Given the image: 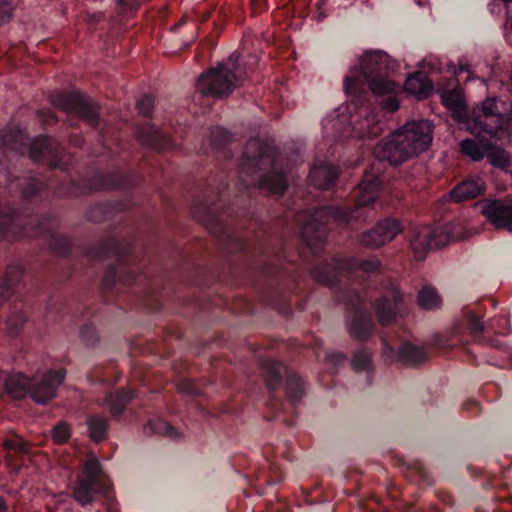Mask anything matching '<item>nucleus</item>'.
Returning <instances> with one entry per match:
<instances>
[{
    "instance_id": "2eb2a0df",
    "label": "nucleus",
    "mask_w": 512,
    "mask_h": 512,
    "mask_svg": "<svg viewBox=\"0 0 512 512\" xmlns=\"http://www.w3.org/2000/svg\"><path fill=\"white\" fill-rule=\"evenodd\" d=\"M384 356L392 361L396 360L406 366H419L428 359L427 350L413 344L409 340L401 342L399 347H394L387 341L383 340Z\"/></svg>"
},
{
    "instance_id": "c03bdc74",
    "label": "nucleus",
    "mask_w": 512,
    "mask_h": 512,
    "mask_svg": "<svg viewBox=\"0 0 512 512\" xmlns=\"http://www.w3.org/2000/svg\"><path fill=\"white\" fill-rule=\"evenodd\" d=\"M24 286H25V284L21 283L19 289H17V291L12 296H16V298H19V295H17V294H20V292L24 288Z\"/></svg>"
},
{
    "instance_id": "a19ab883",
    "label": "nucleus",
    "mask_w": 512,
    "mask_h": 512,
    "mask_svg": "<svg viewBox=\"0 0 512 512\" xmlns=\"http://www.w3.org/2000/svg\"><path fill=\"white\" fill-rule=\"evenodd\" d=\"M8 510V504L6 500L0 496V512H7Z\"/></svg>"
},
{
    "instance_id": "473e14b6",
    "label": "nucleus",
    "mask_w": 512,
    "mask_h": 512,
    "mask_svg": "<svg viewBox=\"0 0 512 512\" xmlns=\"http://www.w3.org/2000/svg\"><path fill=\"white\" fill-rule=\"evenodd\" d=\"M14 9L11 0H0V27L12 20Z\"/></svg>"
},
{
    "instance_id": "ea45409f",
    "label": "nucleus",
    "mask_w": 512,
    "mask_h": 512,
    "mask_svg": "<svg viewBox=\"0 0 512 512\" xmlns=\"http://www.w3.org/2000/svg\"><path fill=\"white\" fill-rule=\"evenodd\" d=\"M463 409L465 411L470 412V413L478 414V412H479V403L476 400H474V399H468L463 404Z\"/></svg>"
},
{
    "instance_id": "a211bd4d",
    "label": "nucleus",
    "mask_w": 512,
    "mask_h": 512,
    "mask_svg": "<svg viewBox=\"0 0 512 512\" xmlns=\"http://www.w3.org/2000/svg\"><path fill=\"white\" fill-rule=\"evenodd\" d=\"M338 175V168L334 164L316 160L309 171V180L314 187L328 190L335 185Z\"/></svg>"
},
{
    "instance_id": "412c9836",
    "label": "nucleus",
    "mask_w": 512,
    "mask_h": 512,
    "mask_svg": "<svg viewBox=\"0 0 512 512\" xmlns=\"http://www.w3.org/2000/svg\"><path fill=\"white\" fill-rule=\"evenodd\" d=\"M404 88L409 94L425 99L431 95L433 84L424 73L416 72L406 79Z\"/></svg>"
},
{
    "instance_id": "393cba45",
    "label": "nucleus",
    "mask_w": 512,
    "mask_h": 512,
    "mask_svg": "<svg viewBox=\"0 0 512 512\" xmlns=\"http://www.w3.org/2000/svg\"><path fill=\"white\" fill-rule=\"evenodd\" d=\"M144 433L148 436L163 435L173 439L179 437V432L169 422L159 417L147 421Z\"/></svg>"
},
{
    "instance_id": "dca6fc26",
    "label": "nucleus",
    "mask_w": 512,
    "mask_h": 512,
    "mask_svg": "<svg viewBox=\"0 0 512 512\" xmlns=\"http://www.w3.org/2000/svg\"><path fill=\"white\" fill-rule=\"evenodd\" d=\"M483 215L497 229L512 231V200H491L482 207Z\"/></svg>"
},
{
    "instance_id": "423d86ee",
    "label": "nucleus",
    "mask_w": 512,
    "mask_h": 512,
    "mask_svg": "<svg viewBox=\"0 0 512 512\" xmlns=\"http://www.w3.org/2000/svg\"><path fill=\"white\" fill-rule=\"evenodd\" d=\"M257 62L258 57L254 54L234 52L216 67L203 72L197 79L196 88L203 96L226 98L250 76Z\"/></svg>"
},
{
    "instance_id": "b1692460",
    "label": "nucleus",
    "mask_w": 512,
    "mask_h": 512,
    "mask_svg": "<svg viewBox=\"0 0 512 512\" xmlns=\"http://www.w3.org/2000/svg\"><path fill=\"white\" fill-rule=\"evenodd\" d=\"M232 139V134L226 129L216 126L213 127L210 131L209 141L210 144L218 151L222 152L224 157L230 159L233 157V154L230 149H228V145L230 144Z\"/></svg>"
},
{
    "instance_id": "de8ad7c7",
    "label": "nucleus",
    "mask_w": 512,
    "mask_h": 512,
    "mask_svg": "<svg viewBox=\"0 0 512 512\" xmlns=\"http://www.w3.org/2000/svg\"><path fill=\"white\" fill-rule=\"evenodd\" d=\"M485 389H497V386H496V384H494V383H488V384L485 386Z\"/></svg>"
},
{
    "instance_id": "6e6552de",
    "label": "nucleus",
    "mask_w": 512,
    "mask_h": 512,
    "mask_svg": "<svg viewBox=\"0 0 512 512\" xmlns=\"http://www.w3.org/2000/svg\"><path fill=\"white\" fill-rule=\"evenodd\" d=\"M66 377V369H50L39 380L32 381L20 373L8 379L6 388L13 398L22 399L26 395L38 404H46L56 396L57 388Z\"/></svg>"
},
{
    "instance_id": "1a4fd4ad",
    "label": "nucleus",
    "mask_w": 512,
    "mask_h": 512,
    "mask_svg": "<svg viewBox=\"0 0 512 512\" xmlns=\"http://www.w3.org/2000/svg\"><path fill=\"white\" fill-rule=\"evenodd\" d=\"M486 327L482 316L471 309L464 312V319L454 323L451 329L434 335L431 345L438 350H451L470 342L484 343Z\"/></svg>"
},
{
    "instance_id": "cd10ccee",
    "label": "nucleus",
    "mask_w": 512,
    "mask_h": 512,
    "mask_svg": "<svg viewBox=\"0 0 512 512\" xmlns=\"http://www.w3.org/2000/svg\"><path fill=\"white\" fill-rule=\"evenodd\" d=\"M442 102L449 109L454 111H460L464 108V100L457 90H446L442 94Z\"/></svg>"
},
{
    "instance_id": "49530a36",
    "label": "nucleus",
    "mask_w": 512,
    "mask_h": 512,
    "mask_svg": "<svg viewBox=\"0 0 512 512\" xmlns=\"http://www.w3.org/2000/svg\"><path fill=\"white\" fill-rule=\"evenodd\" d=\"M417 471H418V473L420 474V476H424V475H425L424 468H423L421 465H419V466L417 467Z\"/></svg>"
},
{
    "instance_id": "f704fd0d",
    "label": "nucleus",
    "mask_w": 512,
    "mask_h": 512,
    "mask_svg": "<svg viewBox=\"0 0 512 512\" xmlns=\"http://www.w3.org/2000/svg\"><path fill=\"white\" fill-rule=\"evenodd\" d=\"M36 115H37V118L39 119V121L44 126H52V125L57 124L59 121V118L55 114V112H53L49 108H41V109L37 110Z\"/></svg>"
},
{
    "instance_id": "f3484780",
    "label": "nucleus",
    "mask_w": 512,
    "mask_h": 512,
    "mask_svg": "<svg viewBox=\"0 0 512 512\" xmlns=\"http://www.w3.org/2000/svg\"><path fill=\"white\" fill-rule=\"evenodd\" d=\"M485 190V181L477 175H472L456 184L448 195L451 201L461 203L482 196Z\"/></svg>"
},
{
    "instance_id": "0eeeda50",
    "label": "nucleus",
    "mask_w": 512,
    "mask_h": 512,
    "mask_svg": "<svg viewBox=\"0 0 512 512\" xmlns=\"http://www.w3.org/2000/svg\"><path fill=\"white\" fill-rule=\"evenodd\" d=\"M260 365L272 408L277 412L283 409L285 403L276 396V391L284 386L286 398L294 410L305 393L302 378L283 363L270 358L262 359Z\"/></svg>"
},
{
    "instance_id": "f257e3e1",
    "label": "nucleus",
    "mask_w": 512,
    "mask_h": 512,
    "mask_svg": "<svg viewBox=\"0 0 512 512\" xmlns=\"http://www.w3.org/2000/svg\"><path fill=\"white\" fill-rule=\"evenodd\" d=\"M434 125L427 119L412 120L382 140L373 150L374 159L351 192V204L325 205L309 212L299 229L297 251L290 255L288 243L266 220V195L281 197L288 188L287 170L274 145L252 139L238 161L237 180L231 198L228 181L214 187V230L221 234L228 253L242 254L249 261L263 301L285 316L292 313V295L302 290L300 269L306 268L315 282L335 289L337 298L351 313L346 325L352 338H369L375 327L368 303L372 279L382 269L373 257L360 259L327 256L325 246L333 226L357 229L382 207L385 162L401 165L427 151Z\"/></svg>"
},
{
    "instance_id": "4468645a",
    "label": "nucleus",
    "mask_w": 512,
    "mask_h": 512,
    "mask_svg": "<svg viewBox=\"0 0 512 512\" xmlns=\"http://www.w3.org/2000/svg\"><path fill=\"white\" fill-rule=\"evenodd\" d=\"M452 238L448 230L439 231L431 227H422L411 239V248L417 260H423L429 250L445 246Z\"/></svg>"
},
{
    "instance_id": "7ed1b4c3",
    "label": "nucleus",
    "mask_w": 512,
    "mask_h": 512,
    "mask_svg": "<svg viewBox=\"0 0 512 512\" xmlns=\"http://www.w3.org/2000/svg\"><path fill=\"white\" fill-rule=\"evenodd\" d=\"M399 65L386 52L367 51L344 78L349 101L322 120L323 137L365 140L380 136L385 129L386 113L399 109L396 94L401 86L392 79Z\"/></svg>"
},
{
    "instance_id": "3c124183",
    "label": "nucleus",
    "mask_w": 512,
    "mask_h": 512,
    "mask_svg": "<svg viewBox=\"0 0 512 512\" xmlns=\"http://www.w3.org/2000/svg\"><path fill=\"white\" fill-rule=\"evenodd\" d=\"M445 503L447 504H453L452 500H451V496L450 495H447V499L444 500Z\"/></svg>"
},
{
    "instance_id": "39448f33",
    "label": "nucleus",
    "mask_w": 512,
    "mask_h": 512,
    "mask_svg": "<svg viewBox=\"0 0 512 512\" xmlns=\"http://www.w3.org/2000/svg\"><path fill=\"white\" fill-rule=\"evenodd\" d=\"M512 120V103L499 96H488L467 116V129L477 138H467L460 142V151L473 161H480L485 156L492 157L497 149L495 143L482 137L498 139L502 133H509Z\"/></svg>"
},
{
    "instance_id": "20e7f679",
    "label": "nucleus",
    "mask_w": 512,
    "mask_h": 512,
    "mask_svg": "<svg viewBox=\"0 0 512 512\" xmlns=\"http://www.w3.org/2000/svg\"><path fill=\"white\" fill-rule=\"evenodd\" d=\"M76 252L89 262L114 259L100 283L101 294L107 301L114 294L117 282L130 287L147 278L138 264L135 246L127 240L108 237L93 245L76 247Z\"/></svg>"
},
{
    "instance_id": "c9c22d12",
    "label": "nucleus",
    "mask_w": 512,
    "mask_h": 512,
    "mask_svg": "<svg viewBox=\"0 0 512 512\" xmlns=\"http://www.w3.org/2000/svg\"><path fill=\"white\" fill-rule=\"evenodd\" d=\"M118 12L122 15L128 14L139 7L138 0H116Z\"/></svg>"
},
{
    "instance_id": "37998d69",
    "label": "nucleus",
    "mask_w": 512,
    "mask_h": 512,
    "mask_svg": "<svg viewBox=\"0 0 512 512\" xmlns=\"http://www.w3.org/2000/svg\"><path fill=\"white\" fill-rule=\"evenodd\" d=\"M88 378L90 379L91 382H102V381L105 380L102 377H95V378H93L92 373L88 375Z\"/></svg>"
},
{
    "instance_id": "09e8293b",
    "label": "nucleus",
    "mask_w": 512,
    "mask_h": 512,
    "mask_svg": "<svg viewBox=\"0 0 512 512\" xmlns=\"http://www.w3.org/2000/svg\"><path fill=\"white\" fill-rule=\"evenodd\" d=\"M460 71H466L468 74H470V71L468 69V66L465 64V65H460Z\"/></svg>"
},
{
    "instance_id": "2f4dec72",
    "label": "nucleus",
    "mask_w": 512,
    "mask_h": 512,
    "mask_svg": "<svg viewBox=\"0 0 512 512\" xmlns=\"http://www.w3.org/2000/svg\"><path fill=\"white\" fill-rule=\"evenodd\" d=\"M3 446L6 450H13L21 454H26L29 450L28 443L19 437L5 439Z\"/></svg>"
},
{
    "instance_id": "9b49d317",
    "label": "nucleus",
    "mask_w": 512,
    "mask_h": 512,
    "mask_svg": "<svg viewBox=\"0 0 512 512\" xmlns=\"http://www.w3.org/2000/svg\"><path fill=\"white\" fill-rule=\"evenodd\" d=\"M106 485L102 478V468L97 458L89 459L78 477L74 487V499L82 506L94 501L98 493L105 492Z\"/></svg>"
},
{
    "instance_id": "9d476101",
    "label": "nucleus",
    "mask_w": 512,
    "mask_h": 512,
    "mask_svg": "<svg viewBox=\"0 0 512 512\" xmlns=\"http://www.w3.org/2000/svg\"><path fill=\"white\" fill-rule=\"evenodd\" d=\"M48 100L55 108L73 114L86 122L91 128L100 125V106L91 98L85 96L77 89L69 91L53 90L48 94Z\"/></svg>"
},
{
    "instance_id": "a18cd8bd",
    "label": "nucleus",
    "mask_w": 512,
    "mask_h": 512,
    "mask_svg": "<svg viewBox=\"0 0 512 512\" xmlns=\"http://www.w3.org/2000/svg\"><path fill=\"white\" fill-rule=\"evenodd\" d=\"M294 418H295V417L293 416V417H291L290 419H286V420H285L286 424H287L288 426H293V425H294V423H295V419H294Z\"/></svg>"
},
{
    "instance_id": "a878e982",
    "label": "nucleus",
    "mask_w": 512,
    "mask_h": 512,
    "mask_svg": "<svg viewBox=\"0 0 512 512\" xmlns=\"http://www.w3.org/2000/svg\"><path fill=\"white\" fill-rule=\"evenodd\" d=\"M417 304L422 309L434 310L440 307L441 297L434 287L425 285L418 291Z\"/></svg>"
},
{
    "instance_id": "6ab92c4d",
    "label": "nucleus",
    "mask_w": 512,
    "mask_h": 512,
    "mask_svg": "<svg viewBox=\"0 0 512 512\" xmlns=\"http://www.w3.org/2000/svg\"><path fill=\"white\" fill-rule=\"evenodd\" d=\"M126 201H104L91 204L86 211L89 221L100 223L113 219L118 213L128 209Z\"/></svg>"
},
{
    "instance_id": "f03ea898",
    "label": "nucleus",
    "mask_w": 512,
    "mask_h": 512,
    "mask_svg": "<svg viewBox=\"0 0 512 512\" xmlns=\"http://www.w3.org/2000/svg\"><path fill=\"white\" fill-rule=\"evenodd\" d=\"M50 152L48 136L40 135L29 142L20 128L0 130V242L44 237L55 255L68 259L73 254V240L54 231L55 218L40 213L39 205L47 202L51 194L69 198L98 191L130 190L139 184L140 177L133 171L116 168L73 179L66 174V164L60 160L51 161L52 170L64 173L57 184L47 183L31 172L18 175L27 160L25 154L34 162H41Z\"/></svg>"
},
{
    "instance_id": "603ef678",
    "label": "nucleus",
    "mask_w": 512,
    "mask_h": 512,
    "mask_svg": "<svg viewBox=\"0 0 512 512\" xmlns=\"http://www.w3.org/2000/svg\"><path fill=\"white\" fill-rule=\"evenodd\" d=\"M183 23H184V21H183V20H182V21H180L177 25L173 26V29H175V28H176V27H178V26L183 25Z\"/></svg>"
},
{
    "instance_id": "ddd939ff",
    "label": "nucleus",
    "mask_w": 512,
    "mask_h": 512,
    "mask_svg": "<svg viewBox=\"0 0 512 512\" xmlns=\"http://www.w3.org/2000/svg\"><path fill=\"white\" fill-rule=\"evenodd\" d=\"M403 231L401 222L393 217H385L376 222L359 237L361 246L368 249H378L391 242Z\"/></svg>"
},
{
    "instance_id": "4c0bfd02",
    "label": "nucleus",
    "mask_w": 512,
    "mask_h": 512,
    "mask_svg": "<svg viewBox=\"0 0 512 512\" xmlns=\"http://www.w3.org/2000/svg\"><path fill=\"white\" fill-rule=\"evenodd\" d=\"M327 2H328V0H319L316 3V11L313 14V19L315 21L322 22L327 18V16H328V13L326 10Z\"/></svg>"
},
{
    "instance_id": "c756f323",
    "label": "nucleus",
    "mask_w": 512,
    "mask_h": 512,
    "mask_svg": "<svg viewBox=\"0 0 512 512\" xmlns=\"http://www.w3.org/2000/svg\"><path fill=\"white\" fill-rule=\"evenodd\" d=\"M80 337L82 342L89 347L95 346L99 341L97 329L92 323H86L81 327Z\"/></svg>"
},
{
    "instance_id": "4be33fe9",
    "label": "nucleus",
    "mask_w": 512,
    "mask_h": 512,
    "mask_svg": "<svg viewBox=\"0 0 512 512\" xmlns=\"http://www.w3.org/2000/svg\"><path fill=\"white\" fill-rule=\"evenodd\" d=\"M135 392L132 390L118 389L114 393H109L105 401L114 417H119L125 410L127 404L135 398Z\"/></svg>"
},
{
    "instance_id": "79ce46f5",
    "label": "nucleus",
    "mask_w": 512,
    "mask_h": 512,
    "mask_svg": "<svg viewBox=\"0 0 512 512\" xmlns=\"http://www.w3.org/2000/svg\"><path fill=\"white\" fill-rule=\"evenodd\" d=\"M72 270L68 269L64 275L60 276V281H66L71 277Z\"/></svg>"
},
{
    "instance_id": "e433bc0d",
    "label": "nucleus",
    "mask_w": 512,
    "mask_h": 512,
    "mask_svg": "<svg viewBox=\"0 0 512 512\" xmlns=\"http://www.w3.org/2000/svg\"><path fill=\"white\" fill-rule=\"evenodd\" d=\"M179 391L191 396L200 395L199 387L192 380H185L179 385Z\"/></svg>"
},
{
    "instance_id": "7c9ffc66",
    "label": "nucleus",
    "mask_w": 512,
    "mask_h": 512,
    "mask_svg": "<svg viewBox=\"0 0 512 512\" xmlns=\"http://www.w3.org/2000/svg\"><path fill=\"white\" fill-rule=\"evenodd\" d=\"M154 97L150 94H144L137 101V109L139 113L146 118H150L154 111Z\"/></svg>"
},
{
    "instance_id": "58836bf2",
    "label": "nucleus",
    "mask_w": 512,
    "mask_h": 512,
    "mask_svg": "<svg viewBox=\"0 0 512 512\" xmlns=\"http://www.w3.org/2000/svg\"><path fill=\"white\" fill-rule=\"evenodd\" d=\"M346 359L347 355L343 352H335L328 355L329 362L334 366L343 363Z\"/></svg>"
},
{
    "instance_id": "f8f14e48",
    "label": "nucleus",
    "mask_w": 512,
    "mask_h": 512,
    "mask_svg": "<svg viewBox=\"0 0 512 512\" xmlns=\"http://www.w3.org/2000/svg\"><path fill=\"white\" fill-rule=\"evenodd\" d=\"M377 319L381 325H389L407 313V305L401 291L390 285L374 303Z\"/></svg>"
},
{
    "instance_id": "c85d7f7f",
    "label": "nucleus",
    "mask_w": 512,
    "mask_h": 512,
    "mask_svg": "<svg viewBox=\"0 0 512 512\" xmlns=\"http://www.w3.org/2000/svg\"><path fill=\"white\" fill-rule=\"evenodd\" d=\"M51 435L57 444H64L71 437V427L67 422L60 421L52 428Z\"/></svg>"
},
{
    "instance_id": "bb28decb",
    "label": "nucleus",
    "mask_w": 512,
    "mask_h": 512,
    "mask_svg": "<svg viewBox=\"0 0 512 512\" xmlns=\"http://www.w3.org/2000/svg\"><path fill=\"white\" fill-rule=\"evenodd\" d=\"M352 367L355 371H369L372 367L370 352L365 348L356 350L351 359Z\"/></svg>"
},
{
    "instance_id": "5701e85b",
    "label": "nucleus",
    "mask_w": 512,
    "mask_h": 512,
    "mask_svg": "<svg viewBox=\"0 0 512 512\" xmlns=\"http://www.w3.org/2000/svg\"><path fill=\"white\" fill-rule=\"evenodd\" d=\"M88 434L92 441L98 443L106 439L109 430V420L107 417L92 414L86 420Z\"/></svg>"
},
{
    "instance_id": "72a5a7b5",
    "label": "nucleus",
    "mask_w": 512,
    "mask_h": 512,
    "mask_svg": "<svg viewBox=\"0 0 512 512\" xmlns=\"http://www.w3.org/2000/svg\"><path fill=\"white\" fill-rule=\"evenodd\" d=\"M25 321L26 317L22 311L15 312L8 319V327L10 333L12 335H17L21 331Z\"/></svg>"
},
{
    "instance_id": "aec40b11",
    "label": "nucleus",
    "mask_w": 512,
    "mask_h": 512,
    "mask_svg": "<svg viewBox=\"0 0 512 512\" xmlns=\"http://www.w3.org/2000/svg\"><path fill=\"white\" fill-rule=\"evenodd\" d=\"M138 137L144 146L156 151H163L171 145L170 137L161 132L156 126L150 124L139 129Z\"/></svg>"
},
{
    "instance_id": "8fccbe9b",
    "label": "nucleus",
    "mask_w": 512,
    "mask_h": 512,
    "mask_svg": "<svg viewBox=\"0 0 512 512\" xmlns=\"http://www.w3.org/2000/svg\"><path fill=\"white\" fill-rule=\"evenodd\" d=\"M500 1L503 2L506 7H508L512 3V0H500Z\"/></svg>"
}]
</instances>
